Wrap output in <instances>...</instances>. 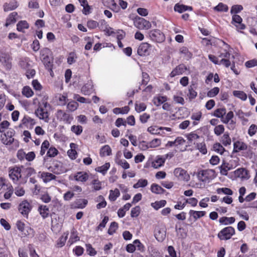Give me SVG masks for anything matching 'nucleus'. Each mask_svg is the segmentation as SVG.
Instances as JSON below:
<instances>
[{"mask_svg":"<svg viewBox=\"0 0 257 257\" xmlns=\"http://www.w3.org/2000/svg\"><path fill=\"white\" fill-rule=\"evenodd\" d=\"M198 180L204 183H209L215 177V172L213 170H201L197 173Z\"/></svg>","mask_w":257,"mask_h":257,"instance_id":"obj_1","label":"nucleus"},{"mask_svg":"<svg viewBox=\"0 0 257 257\" xmlns=\"http://www.w3.org/2000/svg\"><path fill=\"white\" fill-rule=\"evenodd\" d=\"M135 27L140 30H148L152 27L151 23L144 18L137 17L134 20Z\"/></svg>","mask_w":257,"mask_h":257,"instance_id":"obj_2","label":"nucleus"},{"mask_svg":"<svg viewBox=\"0 0 257 257\" xmlns=\"http://www.w3.org/2000/svg\"><path fill=\"white\" fill-rule=\"evenodd\" d=\"M235 234V229L232 226H228L221 230L217 236L220 240L229 239Z\"/></svg>","mask_w":257,"mask_h":257,"instance_id":"obj_3","label":"nucleus"},{"mask_svg":"<svg viewBox=\"0 0 257 257\" xmlns=\"http://www.w3.org/2000/svg\"><path fill=\"white\" fill-rule=\"evenodd\" d=\"M48 169L54 174L59 175L66 172V169L63 166L62 163L56 160L52 161L51 165L48 167Z\"/></svg>","mask_w":257,"mask_h":257,"instance_id":"obj_4","label":"nucleus"},{"mask_svg":"<svg viewBox=\"0 0 257 257\" xmlns=\"http://www.w3.org/2000/svg\"><path fill=\"white\" fill-rule=\"evenodd\" d=\"M150 39L154 42L161 43L165 41V37L164 34L158 29H154L149 32Z\"/></svg>","mask_w":257,"mask_h":257,"instance_id":"obj_5","label":"nucleus"},{"mask_svg":"<svg viewBox=\"0 0 257 257\" xmlns=\"http://www.w3.org/2000/svg\"><path fill=\"white\" fill-rule=\"evenodd\" d=\"M50 50L45 48L43 49L42 51V56H44L45 54H46L44 57H43L42 61L46 67V69H51V67H53V58L52 57H50L48 55V54L50 53Z\"/></svg>","mask_w":257,"mask_h":257,"instance_id":"obj_6","label":"nucleus"},{"mask_svg":"<svg viewBox=\"0 0 257 257\" xmlns=\"http://www.w3.org/2000/svg\"><path fill=\"white\" fill-rule=\"evenodd\" d=\"M21 172V167H14L9 169V176L14 183H17L22 178Z\"/></svg>","mask_w":257,"mask_h":257,"instance_id":"obj_7","label":"nucleus"},{"mask_svg":"<svg viewBox=\"0 0 257 257\" xmlns=\"http://www.w3.org/2000/svg\"><path fill=\"white\" fill-rule=\"evenodd\" d=\"M152 45L148 43H142L138 48L137 53L140 56H147L150 55Z\"/></svg>","mask_w":257,"mask_h":257,"instance_id":"obj_8","label":"nucleus"},{"mask_svg":"<svg viewBox=\"0 0 257 257\" xmlns=\"http://www.w3.org/2000/svg\"><path fill=\"white\" fill-rule=\"evenodd\" d=\"M32 208V206L27 200H24L19 205V211L24 216H28Z\"/></svg>","mask_w":257,"mask_h":257,"instance_id":"obj_9","label":"nucleus"},{"mask_svg":"<svg viewBox=\"0 0 257 257\" xmlns=\"http://www.w3.org/2000/svg\"><path fill=\"white\" fill-rule=\"evenodd\" d=\"M174 174L179 180L187 181L190 178L187 171L181 168H176Z\"/></svg>","mask_w":257,"mask_h":257,"instance_id":"obj_10","label":"nucleus"},{"mask_svg":"<svg viewBox=\"0 0 257 257\" xmlns=\"http://www.w3.org/2000/svg\"><path fill=\"white\" fill-rule=\"evenodd\" d=\"M16 226L18 229L25 236L30 234L33 231V229L30 227L26 226L24 222L21 220L17 221Z\"/></svg>","mask_w":257,"mask_h":257,"instance_id":"obj_11","label":"nucleus"},{"mask_svg":"<svg viewBox=\"0 0 257 257\" xmlns=\"http://www.w3.org/2000/svg\"><path fill=\"white\" fill-rule=\"evenodd\" d=\"M56 115L58 119L63 121L67 123H70L71 120L73 119V117L70 116V114L66 113L61 109L58 110Z\"/></svg>","mask_w":257,"mask_h":257,"instance_id":"obj_12","label":"nucleus"},{"mask_svg":"<svg viewBox=\"0 0 257 257\" xmlns=\"http://www.w3.org/2000/svg\"><path fill=\"white\" fill-rule=\"evenodd\" d=\"M21 168L22 170V177L24 176L25 183L27 182V179L28 177L36 174L35 170L32 167L25 168L23 166H21Z\"/></svg>","mask_w":257,"mask_h":257,"instance_id":"obj_13","label":"nucleus"},{"mask_svg":"<svg viewBox=\"0 0 257 257\" xmlns=\"http://www.w3.org/2000/svg\"><path fill=\"white\" fill-rule=\"evenodd\" d=\"M187 70V67L183 64H180L176 66L171 72L170 76L174 77L176 75L182 74L185 71Z\"/></svg>","mask_w":257,"mask_h":257,"instance_id":"obj_14","label":"nucleus"},{"mask_svg":"<svg viewBox=\"0 0 257 257\" xmlns=\"http://www.w3.org/2000/svg\"><path fill=\"white\" fill-rule=\"evenodd\" d=\"M88 204V200L85 199H77L71 205L72 208H84Z\"/></svg>","mask_w":257,"mask_h":257,"instance_id":"obj_15","label":"nucleus"},{"mask_svg":"<svg viewBox=\"0 0 257 257\" xmlns=\"http://www.w3.org/2000/svg\"><path fill=\"white\" fill-rule=\"evenodd\" d=\"M2 64L7 70H9L12 68V58L7 54H3Z\"/></svg>","mask_w":257,"mask_h":257,"instance_id":"obj_16","label":"nucleus"},{"mask_svg":"<svg viewBox=\"0 0 257 257\" xmlns=\"http://www.w3.org/2000/svg\"><path fill=\"white\" fill-rule=\"evenodd\" d=\"M93 90V85L91 81H88L81 88V92L84 95H89Z\"/></svg>","mask_w":257,"mask_h":257,"instance_id":"obj_17","label":"nucleus"},{"mask_svg":"<svg viewBox=\"0 0 257 257\" xmlns=\"http://www.w3.org/2000/svg\"><path fill=\"white\" fill-rule=\"evenodd\" d=\"M35 114L40 119H44L46 122L48 121V113L47 111H45L43 108L39 107L36 110Z\"/></svg>","mask_w":257,"mask_h":257,"instance_id":"obj_18","label":"nucleus"},{"mask_svg":"<svg viewBox=\"0 0 257 257\" xmlns=\"http://www.w3.org/2000/svg\"><path fill=\"white\" fill-rule=\"evenodd\" d=\"M59 153L58 150L53 146H51L49 148L48 150L47 151L46 155L45 156L44 158V161L45 162L47 161L48 160V158H54Z\"/></svg>","mask_w":257,"mask_h":257,"instance_id":"obj_19","label":"nucleus"},{"mask_svg":"<svg viewBox=\"0 0 257 257\" xmlns=\"http://www.w3.org/2000/svg\"><path fill=\"white\" fill-rule=\"evenodd\" d=\"M18 7V4L15 0L11 1L10 3H6L4 4V11L8 12L15 10Z\"/></svg>","mask_w":257,"mask_h":257,"instance_id":"obj_20","label":"nucleus"},{"mask_svg":"<svg viewBox=\"0 0 257 257\" xmlns=\"http://www.w3.org/2000/svg\"><path fill=\"white\" fill-rule=\"evenodd\" d=\"M88 178V174L85 172H78L74 176V178L76 181L82 182H86Z\"/></svg>","mask_w":257,"mask_h":257,"instance_id":"obj_21","label":"nucleus"},{"mask_svg":"<svg viewBox=\"0 0 257 257\" xmlns=\"http://www.w3.org/2000/svg\"><path fill=\"white\" fill-rule=\"evenodd\" d=\"M17 16L18 13L17 12L11 13L7 18L5 26L7 27L10 25L15 23L17 21Z\"/></svg>","mask_w":257,"mask_h":257,"instance_id":"obj_22","label":"nucleus"},{"mask_svg":"<svg viewBox=\"0 0 257 257\" xmlns=\"http://www.w3.org/2000/svg\"><path fill=\"white\" fill-rule=\"evenodd\" d=\"M206 213L205 211H195L193 210H190L189 212L190 217H192L194 221H196L198 219L205 216Z\"/></svg>","mask_w":257,"mask_h":257,"instance_id":"obj_23","label":"nucleus"},{"mask_svg":"<svg viewBox=\"0 0 257 257\" xmlns=\"http://www.w3.org/2000/svg\"><path fill=\"white\" fill-rule=\"evenodd\" d=\"M15 134V131L13 129H10L5 134L6 137L8 138V140H11L13 141L14 145L16 147H18L19 146V141L17 140H15L13 137Z\"/></svg>","mask_w":257,"mask_h":257,"instance_id":"obj_24","label":"nucleus"},{"mask_svg":"<svg viewBox=\"0 0 257 257\" xmlns=\"http://www.w3.org/2000/svg\"><path fill=\"white\" fill-rule=\"evenodd\" d=\"M233 148V152H238L240 151L246 150L247 147L243 142L237 141L234 143Z\"/></svg>","mask_w":257,"mask_h":257,"instance_id":"obj_25","label":"nucleus"},{"mask_svg":"<svg viewBox=\"0 0 257 257\" xmlns=\"http://www.w3.org/2000/svg\"><path fill=\"white\" fill-rule=\"evenodd\" d=\"M235 218L233 217H227L223 216L219 218V222L221 224H231L235 222Z\"/></svg>","mask_w":257,"mask_h":257,"instance_id":"obj_26","label":"nucleus"},{"mask_svg":"<svg viewBox=\"0 0 257 257\" xmlns=\"http://www.w3.org/2000/svg\"><path fill=\"white\" fill-rule=\"evenodd\" d=\"M167 97L166 96H158L155 97L153 99V102L155 105L159 106L167 101Z\"/></svg>","mask_w":257,"mask_h":257,"instance_id":"obj_27","label":"nucleus"},{"mask_svg":"<svg viewBox=\"0 0 257 257\" xmlns=\"http://www.w3.org/2000/svg\"><path fill=\"white\" fill-rule=\"evenodd\" d=\"M79 239L80 237L78 235L77 230L74 228H73L71 231L70 237L68 242L71 244L74 242L79 240Z\"/></svg>","mask_w":257,"mask_h":257,"instance_id":"obj_28","label":"nucleus"},{"mask_svg":"<svg viewBox=\"0 0 257 257\" xmlns=\"http://www.w3.org/2000/svg\"><path fill=\"white\" fill-rule=\"evenodd\" d=\"M151 191L155 194H163L165 190L159 185L153 183L151 186Z\"/></svg>","mask_w":257,"mask_h":257,"instance_id":"obj_29","label":"nucleus"},{"mask_svg":"<svg viewBox=\"0 0 257 257\" xmlns=\"http://www.w3.org/2000/svg\"><path fill=\"white\" fill-rule=\"evenodd\" d=\"M40 214L43 218H47L49 213V208L46 205H41L39 207L38 209Z\"/></svg>","mask_w":257,"mask_h":257,"instance_id":"obj_30","label":"nucleus"},{"mask_svg":"<svg viewBox=\"0 0 257 257\" xmlns=\"http://www.w3.org/2000/svg\"><path fill=\"white\" fill-rule=\"evenodd\" d=\"M29 28V25L26 21H20L17 25V29L19 32H24L25 29Z\"/></svg>","mask_w":257,"mask_h":257,"instance_id":"obj_31","label":"nucleus"},{"mask_svg":"<svg viewBox=\"0 0 257 257\" xmlns=\"http://www.w3.org/2000/svg\"><path fill=\"white\" fill-rule=\"evenodd\" d=\"M115 162L124 169H128L130 167V164L126 160H121L117 157L115 159Z\"/></svg>","mask_w":257,"mask_h":257,"instance_id":"obj_32","label":"nucleus"},{"mask_svg":"<svg viewBox=\"0 0 257 257\" xmlns=\"http://www.w3.org/2000/svg\"><path fill=\"white\" fill-rule=\"evenodd\" d=\"M220 142L225 146H227L231 144V141L228 133L226 132L223 134L221 138Z\"/></svg>","mask_w":257,"mask_h":257,"instance_id":"obj_33","label":"nucleus"},{"mask_svg":"<svg viewBox=\"0 0 257 257\" xmlns=\"http://www.w3.org/2000/svg\"><path fill=\"white\" fill-rule=\"evenodd\" d=\"M111 154V149L108 145H105L102 147L100 151V156L104 157L106 156H110Z\"/></svg>","mask_w":257,"mask_h":257,"instance_id":"obj_34","label":"nucleus"},{"mask_svg":"<svg viewBox=\"0 0 257 257\" xmlns=\"http://www.w3.org/2000/svg\"><path fill=\"white\" fill-rule=\"evenodd\" d=\"M119 195L120 192L118 189L116 188L114 190H110L109 191V199L111 201H114Z\"/></svg>","mask_w":257,"mask_h":257,"instance_id":"obj_35","label":"nucleus"},{"mask_svg":"<svg viewBox=\"0 0 257 257\" xmlns=\"http://www.w3.org/2000/svg\"><path fill=\"white\" fill-rule=\"evenodd\" d=\"M42 177L45 182H49L52 180H55L56 176L51 173L43 172L42 174Z\"/></svg>","mask_w":257,"mask_h":257,"instance_id":"obj_36","label":"nucleus"},{"mask_svg":"<svg viewBox=\"0 0 257 257\" xmlns=\"http://www.w3.org/2000/svg\"><path fill=\"white\" fill-rule=\"evenodd\" d=\"M233 116V112L232 111H230L227 113L225 117H223V119H221V121L225 124L228 123L229 121H231L230 123L234 124L235 122L232 120Z\"/></svg>","mask_w":257,"mask_h":257,"instance_id":"obj_37","label":"nucleus"},{"mask_svg":"<svg viewBox=\"0 0 257 257\" xmlns=\"http://www.w3.org/2000/svg\"><path fill=\"white\" fill-rule=\"evenodd\" d=\"M22 93L23 95L27 98L31 97L34 94L32 89L28 86H26L23 87Z\"/></svg>","mask_w":257,"mask_h":257,"instance_id":"obj_38","label":"nucleus"},{"mask_svg":"<svg viewBox=\"0 0 257 257\" xmlns=\"http://www.w3.org/2000/svg\"><path fill=\"white\" fill-rule=\"evenodd\" d=\"M50 148V143L48 140H45L42 144L40 155L43 156L46 152Z\"/></svg>","mask_w":257,"mask_h":257,"instance_id":"obj_39","label":"nucleus"},{"mask_svg":"<svg viewBox=\"0 0 257 257\" xmlns=\"http://www.w3.org/2000/svg\"><path fill=\"white\" fill-rule=\"evenodd\" d=\"M22 123L26 125H33L36 123L35 120L27 115H25L22 120Z\"/></svg>","mask_w":257,"mask_h":257,"instance_id":"obj_40","label":"nucleus"},{"mask_svg":"<svg viewBox=\"0 0 257 257\" xmlns=\"http://www.w3.org/2000/svg\"><path fill=\"white\" fill-rule=\"evenodd\" d=\"M220 169V173L222 175H227L228 171L231 169L228 163H224L219 167Z\"/></svg>","mask_w":257,"mask_h":257,"instance_id":"obj_41","label":"nucleus"},{"mask_svg":"<svg viewBox=\"0 0 257 257\" xmlns=\"http://www.w3.org/2000/svg\"><path fill=\"white\" fill-rule=\"evenodd\" d=\"M225 113L226 109L225 108H220L214 111L213 115L217 117L221 118L222 119Z\"/></svg>","mask_w":257,"mask_h":257,"instance_id":"obj_42","label":"nucleus"},{"mask_svg":"<svg viewBox=\"0 0 257 257\" xmlns=\"http://www.w3.org/2000/svg\"><path fill=\"white\" fill-rule=\"evenodd\" d=\"M109 167V163H106L103 165L97 167L95 170L96 171L101 173L102 174L105 175L107 171L108 170Z\"/></svg>","mask_w":257,"mask_h":257,"instance_id":"obj_43","label":"nucleus"},{"mask_svg":"<svg viewBox=\"0 0 257 257\" xmlns=\"http://www.w3.org/2000/svg\"><path fill=\"white\" fill-rule=\"evenodd\" d=\"M167 203L165 200H161L159 201H156L154 203H152L151 206L156 210H158L161 207H164Z\"/></svg>","mask_w":257,"mask_h":257,"instance_id":"obj_44","label":"nucleus"},{"mask_svg":"<svg viewBox=\"0 0 257 257\" xmlns=\"http://www.w3.org/2000/svg\"><path fill=\"white\" fill-rule=\"evenodd\" d=\"M216 192L218 194L222 193L227 195H232L233 194L232 190L230 188L226 187L217 189Z\"/></svg>","mask_w":257,"mask_h":257,"instance_id":"obj_45","label":"nucleus"},{"mask_svg":"<svg viewBox=\"0 0 257 257\" xmlns=\"http://www.w3.org/2000/svg\"><path fill=\"white\" fill-rule=\"evenodd\" d=\"M233 95L242 100H245L247 98L246 94L242 91L235 90L233 92Z\"/></svg>","mask_w":257,"mask_h":257,"instance_id":"obj_46","label":"nucleus"},{"mask_svg":"<svg viewBox=\"0 0 257 257\" xmlns=\"http://www.w3.org/2000/svg\"><path fill=\"white\" fill-rule=\"evenodd\" d=\"M236 174L241 178H247L248 176V171L245 168L238 169L236 171Z\"/></svg>","mask_w":257,"mask_h":257,"instance_id":"obj_47","label":"nucleus"},{"mask_svg":"<svg viewBox=\"0 0 257 257\" xmlns=\"http://www.w3.org/2000/svg\"><path fill=\"white\" fill-rule=\"evenodd\" d=\"M97 201H101L96 205V208L98 209L103 208L106 207L107 203L104 198L102 195H99L97 198Z\"/></svg>","mask_w":257,"mask_h":257,"instance_id":"obj_48","label":"nucleus"},{"mask_svg":"<svg viewBox=\"0 0 257 257\" xmlns=\"http://www.w3.org/2000/svg\"><path fill=\"white\" fill-rule=\"evenodd\" d=\"M58 104L59 105L64 106L66 105L67 103V94H59L58 96Z\"/></svg>","mask_w":257,"mask_h":257,"instance_id":"obj_49","label":"nucleus"},{"mask_svg":"<svg viewBox=\"0 0 257 257\" xmlns=\"http://www.w3.org/2000/svg\"><path fill=\"white\" fill-rule=\"evenodd\" d=\"M165 162V159L162 158H158L155 162L152 163V166L154 168H159L163 166Z\"/></svg>","mask_w":257,"mask_h":257,"instance_id":"obj_50","label":"nucleus"},{"mask_svg":"<svg viewBox=\"0 0 257 257\" xmlns=\"http://www.w3.org/2000/svg\"><path fill=\"white\" fill-rule=\"evenodd\" d=\"M118 228V223L115 221L110 223L109 227L108 229L107 233L109 235H112Z\"/></svg>","mask_w":257,"mask_h":257,"instance_id":"obj_51","label":"nucleus"},{"mask_svg":"<svg viewBox=\"0 0 257 257\" xmlns=\"http://www.w3.org/2000/svg\"><path fill=\"white\" fill-rule=\"evenodd\" d=\"M214 10L217 12H227L228 10V8L227 5L220 3L217 6L214 8Z\"/></svg>","mask_w":257,"mask_h":257,"instance_id":"obj_52","label":"nucleus"},{"mask_svg":"<svg viewBox=\"0 0 257 257\" xmlns=\"http://www.w3.org/2000/svg\"><path fill=\"white\" fill-rule=\"evenodd\" d=\"M148 185V181L146 179H141L138 182L133 186L134 188H139L140 187H145Z\"/></svg>","mask_w":257,"mask_h":257,"instance_id":"obj_53","label":"nucleus"},{"mask_svg":"<svg viewBox=\"0 0 257 257\" xmlns=\"http://www.w3.org/2000/svg\"><path fill=\"white\" fill-rule=\"evenodd\" d=\"M134 243L136 246V249L137 248L138 250L142 252H143L145 250V247L144 245L142 243L139 239H136L134 241Z\"/></svg>","mask_w":257,"mask_h":257,"instance_id":"obj_54","label":"nucleus"},{"mask_svg":"<svg viewBox=\"0 0 257 257\" xmlns=\"http://www.w3.org/2000/svg\"><path fill=\"white\" fill-rule=\"evenodd\" d=\"M148 131L153 135H160V131L162 130L161 127H158L157 126H151L148 128Z\"/></svg>","mask_w":257,"mask_h":257,"instance_id":"obj_55","label":"nucleus"},{"mask_svg":"<svg viewBox=\"0 0 257 257\" xmlns=\"http://www.w3.org/2000/svg\"><path fill=\"white\" fill-rule=\"evenodd\" d=\"M187 6L183 5H179L177 4L174 6V11L179 13H182L184 12L187 11Z\"/></svg>","mask_w":257,"mask_h":257,"instance_id":"obj_56","label":"nucleus"},{"mask_svg":"<svg viewBox=\"0 0 257 257\" xmlns=\"http://www.w3.org/2000/svg\"><path fill=\"white\" fill-rule=\"evenodd\" d=\"M78 107V103L75 101H71L67 105V109L70 111H74Z\"/></svg>","mask_w":257,"mask_h":257,"instance_id":"obj_57","label":"nucleus"},{"mask_svg":"<svg viewBox=\"0 0 257 257\" xmlns=\"http://www.w3.org/2000/svg\"><path fill=\"white\" fill-rule=\"evenodd\" d=\"M91 184L93 185V189L95 191L100 190L102 188V183L98 179H94L92 181Z\"/></svg>","mask_w":257,"mask_h":257,"instance_id":"obj_58","label":"nucleus"},{"mask_svg":"<svg viewBox=\"0 0 257 257\" xmlns=\"http://www.w3.org/2000/svg\"><path fill=\"white\" fill-rule=\"evenodd\" d=\"M214 150L217 152L218 153L222 155L225 151V149L223 147V146L218 143H215L213 145Z\"/></svg>","mask_w":257,"mask_h":257,"instance_id":"obj_59","label":"nucleus"},{"mask_svg":"<svg viewBox=\"0 0 257 257\" xmlns=\"http://www.w3.org/2000/svg\"><path fill=\"white\" fill-rule=\"evenodd\" d=\"M147 108L146 105L144 103H136L135 104V110L137 112H141L145 111Z\"/></svg>","mask_w":257,"mask_h":257,"instance_id":"obj_60","label":"nucleus"},{"mask_svg":"<svg viewBox=\"0 0 257 257\" xmlns=\"http://www.w3.org/2000/svg\"><path fill=\"white\" fill-rule=\"evenodd\" d=\"M219 88L218 87H215L207 92V95L209 97H213L218 94Z\"/></svg>","mask_w":257,"mask_h":257,"instance_id":"obj_61","label":"nucleus"},{"mask_svg":"<svg viewBox=\"0 0 257 257\" xmlns=\"http://www.w3.org/2000/svg\"><path fill=\"white\" fill-rule=\"evenodd\" d=\"M108 220H109V218L108 216H104L103 220H102V221L99 223V224L96 227V230H102V229L105 227L106 223L108 221Z\"/></svg>","mask_w":257,"mask_h":257,"instance_id":"obj_62","label":"nucleus"},{"mask_svg":"<svg viewBox=\"0 0 257 257\" xmlns=\"http://www.w3.org/2000/svg\"><path fill=\"white\" fill-rule=\"evenodd\" d=\"M71 131L76 135L79 136L82 133L83 128L81 125H72Z\"/></svg>","mask_w":257,"mask_h":257,"instance_id":"obj_63","label":"nucleus"},{"mask_svg":"<svg viewBox=\"0 0 257 257\" xmlns=\"http://www.w3.org/2000/svg\"><path fill=\"white\" fill-rule=\"evenodd\" d=\"M224 131V127L222 124L216 126L214 129V134L217 136H219L222 134Z\"/></svg>","mask_w":257,"mask_h":257,"instance_id":"obj_64","label":"nucleus"}]
</instances>
